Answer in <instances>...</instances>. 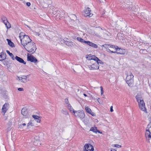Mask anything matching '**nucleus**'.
Instances as JSON below:
<instances>
[{"label":"nucleus","mask_w":151,"mask_h":151,"mask_svg":"<svg viewBox=\"0 0 151 151\" xmlns=\"http://www.w3.org/2000/svg\"><path fill=\"white\" fill-rule=\"evenodd\" d=\"M102 47H103L106 49V50L108 52L111 53H120L117 52L116 50L118 49H120L116 45H112L110 44H105L103 45Z\"/></svg>","instance_id":"f257e3e1"},{"label":"nucleus","mask_w":151,"mask_h":151,"mask_svg":"<svg viewBox=\"0 0 151 151\" xmlns=\"http://www.w3.org/2000/svg\"><path fill=\"white\" fill-rule=\"evenodd\" d=\"M136 98L140 109L145 112H146V109L145 107V103L143 99L140 95H137Z\"/></svg>","instance_id":"f03ea898"},{"label":"nucleus","mask_w":151,"mask_h":151,"mask_svg":"<svg viewBox=\"0 0 151 151\" xmlns=\"http://www.w3.org/2000/svg\"><path fill=\"white\" fill-rule=\"evenodd\" d=\"M22 36H19V37L21 43L22 45L23 46L24 48L26 45L31 42L32 40L27 35H23V40L22 38H21Z\"/></svg>","instance_id":"7ed1b4c3"},{"label":"nucleus","mask_w":151,"mask_h":151,"mask_svg":"<svg viewBox=\"0 0 151 151\" xmlns=\"http://www.w3.org/2000/svg\"><path fill=\"white\" fill-rule=\"evenodd\" d=\"M27 45V48L25 47L24 48L25 49L27 52L31 53L32 54L34 53L37 49L35 44L34 42H31Z\"/></svg>","instance_id":"20e7f679"},{"label":"nucleus","mask_w":151,"mask_h":151,"mask_svg":"<svg viewBox=\"0 0 151 151\" xmlns=\"http://www.w3.org/2000/svg\"><path fill=\"white\" fill-rule=\"evenodd\" d=\"M134 76L131 73L128 74L126 78V81L128 85L130 87L133 86L134 83Z\"/></svg>","instance_id":"39448f33"},{"label":"nucleus","mask_w":151,"mask_h":151,"mask_svg":"<svg viewBox=\"0 0 151 151\" xmlns=\"http://www.w3.org/2000/svg\"><path fill=\"white\" fill-rule=\"evenodd\" d=\"M84 147V151H93L94 150L93 146L90 144L85 145Z\"/></svg>","instance_id":"423d86ee"},{"label":"nucleus","mask_w":151,"mask_h":151,"mask_svg":"<svg viewBox=\"0 0 151 151\" xmlns=\"http://www.w3.org/2000/svg\"><path fill=\"white\" fill-rule=\"evenodd\" d=\"M29 54H28L27 56V60L28 61H30L31 62L34 63H36L38 62V60L37 58H36L34 56L31 55H29Z\"/></svg>","instance_id":"0eeeda50"},{"label":"nucleus","mask_w":151,"mask_h":151,"mask_svg":"<svg viewBox=\"0 0 151 151\" xmlns=\"http://www.w3.org/2000/svg\"><path fill=\"white\" fill-rule=\"evenodd\" d=\"M75 116L79 117L81 119H83L85 116L84 113L83 111H76Z\"/></svg>","instance_id":"6e6552de"},{"label":"nucleus","mask_w":151,"mask_h":151,"mask_svg":"<svg viewBox=\"0 0 151 151\" xmlns=\"http://www.w3.org/2000/svg\"><path fill=\"white\" fill-rule=\"evenodd\" d=\"M91 9L89 7H87V8L85 9L83 11V15L85 17L89 16V17H91L93 14L90 13Z\"/></svg>","instance_id":"1a4fd4ad"},{"label":"nucleus","mask_w":151,"mask_h":151,"mask_svg":"<svg viewBox=\"0 0 151 151\" xmlns=\"http://www.w3.org/2000/svg\"><path fill=\"white\" fill-rule=\"evenodd\" d=\"M61 43H65L66 45L68 46L72 47L73 45V44L74 43L72 41H66L63 39H62L61 40Z\"/></svg>","instance_id":"9d476101"},{"label":"nucleus","mask_w":151,"mask_h":151,"mask_svg":"<svg viewBox=\"0 0 151 151\" xmlns=\"http://www.w3.org/2000/svg\"><path fill=\"white\" fill-rule=\"evenodd\" d=\"M145 135L147 142L151 143V132L146 130Z\"/></svg>","instance_id":"9b49d317"},{"label":"nucleus","mask_w":151,"mask_h":151,"mask_svg":"<svg viewBox=\"0 0 151 151\" xmlns=\"http://www.w3.org/2000/svg\"><path fill=\"white\" fill-rule=\"evenodd\" d=\"M22 114L26 118H27L29 116V113L27 109L26 108H23L21 110Z\"/></svg>","instance_id":"f8f14e48"},{"label":"nucleus","mask_w":151,"mask_h":151,"mask_svg":"<svg viewBox=\"0 0 151 151\" xmlns=\"http://www.w3.org/2000/svg\"><path fill=\"white\" fill-rule=\"evenodd\" d=\"M9 104L8 103H5L4 105H3L2 109V111L4 113V114L6 113V111L9 109Z\"/></svg>","instance_id":"ddd939ff"},{"label":"nucleus","mask_w":151,"mask_h":151,"mask_svg":"<svg viewBox=\"0 0 151 151\" xmlns=\"http://www.w3.org/2000/svg\"><path fill=\"white\" fill-rule=\"evenodd\" d=\"M15 59H16L17 61L20 63H23L24 65H25L26 64V62L24 61L22 58H21L17 56H16L14 58V60Z\"/></svg>","instance_id":"4468645a"},{"label":"nucleus","mask_w":151,"mask_h":151,"mask_svg":"<svg viewBox=\"0 0 151 151\" xmlns=\"http://www.w3.org/2000/svg\"><path fill=\"white\" fill-rule=\"evenodd\" d=\"M58 13L55 15L56 18L59 19H61L63 17L64 13L61 12L57 11Z\"/></svg>","instance_id":"2eb2a0df"},{"label":"nucleus","mask_w":151,"mask_h":151,"mask_svg":"<svg viewBox=\"0 0 151 151\" xmlns=\"http://www.w3.org/2000/svg\"><path fill=\"white\" fill-rule=\"evenodd\" d=\"M86 44L94 48L98 47V46L96 44L89 41H87Z\"/></svg>","instance_id":"dca6fc26"},{"label":"nucleus","mask_w":151,"mask_h":151,"mask_svg":"<svg viewBox=\"0 0 151 151\" xmlns=\"http://www.w3.org/2000/svg\"><path fill=\"white\" fill-rule=\"evenodd\" d=\"M92 70H94L98 69L99 68V65H98V63L95 62L92 65Z\"/></svg>","instance_id":"f3484780"},{"label":"nucleus","mask_w":151,"mask_h":151,"mask_svg":"<svg viewBox=\"0 0 151 151\" xmlns=\"http://www.w3.org/2000/svg\"><path fill=\"white\" fill-rule=\"evenodd\" d=\"M6 58V55L5 53L1 52L0 53V61H2L5 59Z\"/></svg>","instance_id":"a211bd4d"},{"label":"nucleus","mask_w":151,"mask_h":151,"mask_svg":"<svg viewBox=\"0 0 151 151\" xmlns=\"http://www.w3.org/2000/svg\"><path fill=\"white\" fill-rule=\"evenodd\" d=\"M6 40L8 42V44L10 47H15V45L14 43L11 41V40L9 39H6Z\"/></svg>","instance_id":"6ab92c4d"},{"label":"nucleus","mask_w":151,"mask_h":151,"mask_svg":"<svg viewBox=\"0 0 151 151\" xmlns=\"http://www.w3.org/2000/svg\"><path fill=\"white\" fill-rule=\"evenodd\" d=\"M77 40L78 41H79L81 43H84L86 44L87 41L83 39L82 38L79 37H77Z\"/></svg>","instance_id":"aec40b11"},{"label":"nucleus","mask_w":151,"mask_h":151,"mask_svg":"<svg viewBox=\"0 0 151 151\" xmlns=\"http://www.w3.org/2000/svg\"><path fill=\"white\" fill-rule=\"evenodd\" d=\"M127 7L128 9H129L132 11H135V10L137 9L136 8H137V6H135V7L134 6H133L132 5H129V6Z\"/></svg>","instance_id":"412c9836"},{"label":"nucleus","mask_w":151,"mask_h":151,"mask_svg":"<svg viewBox=\"0 0 151 151\" xmlns=\"http://www.w3.org/2000/svg\"><path fill=\"white\" fill-rule=\"evenodd\" d=\"M91 58H90L88 60H93L97 62L99 59V58L95 55H92V56H91Z\"/></svg>","instance_id":"4be33fe9"},{"label":"nucleus","mask_w":151,"mask_h":151,"mask_svg":"<svg viewBox=\"0 0 151 151\" xmlns=\"http://www.w3.org/2000/svg\"><path fill=\"white\" fill-rule=\"evenodd\" d=\"M6 52L7 54L11 57L13 60H14V57L12 53H11L9 50H6Z\"/></svg>","instance_id":"5701e85b"},{"label":"nucleus","mask_w":151,"mask_h":151,"mask_svg":"<svg viewBox=\"0 0 151 151\" xmlns=\"http://www.w3.org/2000/svg\"><path fill=\"white\" fill-rule=\"evenodd\" d=\"M68 108L70 111H73L74 113H75L76 111H75L73 108L72 107L70 104H68Z\"/></svg>","instance_id":"b1692460"},{"label":"nucleus","mask_w":151,"mask_h":151,"mask_svg":"<svg viewBox=\"0 0 151 151\" xmlns=\"http://www.w3.org/2000/svg\"><path fill=\"white\" fill-rule=\"evenodd\" d=\"M62 112L63 114L65 115H67L68 114V112L67 110L65 109H63L62 110Z\"/></svg>","instance_id":"393cba45"},{"label":"nucleus","mask_w":151,"mask_h":151,"mask_svg":"<svg viewBox=\"0 0 151 151\" xmlns=\"http://www.w3.org/2000/svg\"><path fill=\"white\" fill-rule=\"evenodd\" d=\"M96 129H97V128L96 127H91L89 131H91L93 132H94L95 133L96 132Z\"/></svg>","instance_id":"a878e982"},{"label":"nucleus","mask_w":151,"mask_h":151,"mask_svg":"<svg viewBox=\"0 0 151 151\" xmlns=\"http://www.w3.org/2000/svg\"><path fill=\"white\" fill-rule=\"evenodd\" d=\"M19 80L21 81L23 83L27 81L26 79L25 78V77H23V78L20 77V78H19Z\"/></svg>","instance_id":"bb28decb"},{"label":"nucleus","mask_w":151,"mask_h":151,"mask_svg":"<svg viewBox=\"0 0 151 151\" xmlns=\"http://www.w3.org/2000/svg\"><path fill=\"white\" fill-rule=\"evenodd\" d=\"M85 110L89 114L90 113L91 111V109L88 107H86Z\"/></svg>","instance_id":"cd10ccee"},{"label":"nucleus","mask_w":151,"mask_h":151,"mask_svg":"<svg viewBox=\"0 0 151 151\" xmlns=\"http://www.w3.org/2000/svg\"><path fill=\"white\" fill-rule=\"evenodd\" d=\"M56 9H52V14H53L54 15H55L57 14L58 13L57 11H59L58 10H55Z\"/></svg>","instance_id":"c85d7f7f"},{"label":"nucleus","mask_w":151,"mask_h":151,"mask_svg":"<svg viewBox=\"0 0 151 151\" xmlns=\"http://www.w3.org/2000/svg\"><path fill=\"white\" fill-rule=\"evenodd\" d=\"M2 20H4L6 21V22H8V20L6 17L4 16H2L1 17Z\"/></svg>","instance_id":"c756f323"},{"label":"nucleus","mask_w":151,"mask_h":151,"mask_svg":"<svg viewBox=\"0 0 151 151\" xmlns=\"http://www.w3.org/2000/svg\"><path fill=\"white\" fill-rule=\"evenodd\" d=\"M32 116L35 120L36 119H37V118H40V116H38L37 115H33Z\"/></svg>","instance_id":"7c9ffc66"},{"label":"nucleus","mask_w":151,"mask_h":151,"mask_svg":"<svg viewBox=\"0 0 151 151\" xmlns=\"http://www.w3.org/2000/svg\"><path fill=\"white\" fill-rule=\"evenodd\" d=\"M6 27L7 29H8L11 27V24L8 22L7 24Z\"/></svg>","instance_id":"2f4dec72"},{"label":"nucleus","mask_w":151,"mask_h":151,"mask_svg":"<svg viewBox=\"0 0 151 151\" xmlns=\"http://www.w3.org/2000/svg\"><path fill=\"white\" fill-rule=\"evenodd\" d=\"M96 63H98V65H99V64H103L104 63L99 59Z\"/></svg>","instance_id":"473e14b6"},{"label":"nucleus","mask_w":151,"mask_h":151,"mask_svg":"<svg viewBox=\"0 0 151 151\" xmlns=\"http://www.w3.org/2000/svg\"><path fill=\"white\" fill-rule=\"evenodd\" d=\"M100 88L101 91V95H102L104 93V91L103 90V88L102 86H101L100 87Z\"/></svg>","instance_id":"72a5a7b5"},{"label":"nucleus","mask_w":151,"mask_h":151,"mask_svg":"<svg viewBox=\"0 0 151 151\" xmlns=\"http://www.w3.org/2000/svg\"><path fill=\"white\" fill-rule=\"evenodd\" d=\"M7 124L8 125V128H9L11 127L12 125V122L10 121H9L7 123Z\"/></svg>","instance_id":"f704fd0d"},{"label":"nucleus","mask_w":151,"mask_h":151,"mask_svg":"<svg viewBox=\"0 0 151 151\" xmlns=\"http://www.w3.org/2000/svg\"><path fill=\"white\" fill-rule=\"evenodd\" d=\"M65 102L66 104L68 105V104H69V101H68V99L66 98L65 100Z\"/></svg>","instance_id":"c9c22d12"},{"label":"nucleus","mask_w":151,"mask_h":151,"mask_svg":"<svg viewBox=\"0 0 151 151\" xmlns=\"http://www.w3.org/2000/svg\"><path fill=\"white\" fill-rule=\"evenodd\" d=\"M114 146L115 147L119 148L120 147H121V146L118 144H114Z\"/></svg>","instance_id":"e433bc0d"},{"label":"nucleus","mask_w":151,"mask_h":151,"mask_svg":"<svg viewBox=\"0 0 151 151\" xmlns=\"http://www.w3.org/2000/svg\"><path fill=\"white\" fill-rule=\"evenodd\" d=\"M35 121H36L38 123H40L41 121L40 118H37V119H36Z\"/></svg>","instance_id":"4c0bfd02"},{"label":"nucleus","mask_w":151,"mask_h":151,"mask_svg":"<svg viewBox=\"0 0 151 151\" xmlns=\"http://www.w3.org/2000/svg\"><path fill=\"white\" fill-rule=\"evenodd\" d=\"M125 3H126V4H130V2H129V0H124Z\"/></svg>","instance_id":"58836bf2"},{"label":"nucleus","mask_w":151,"mask_h":151,"mask_svg":"<svg viewBox=\"0 0 151 151\" xmlns=\"http://www.w3.org/2000/svg\"><path fill=\"white\" fill-rule=\"evenodd\" d=\"M18 90L19 91H24V89L22 88H18Z\"/></svg>","instance_id":"ea45409f"},{"label":"nucleus","mask_w":151,"mask_h":151,"mask_svg":"<svg viewBox=\"0 0 151 151\" xmlns=\"http://www.w3.org/2000/svg\"><path fill=\"white\" fill-rule=\"evenodd\" d=\"M88 68H89V70H92V65H88Z\"/></svg>","instance_id":"a19ab883"},{"label":"nucleus","mask_w":151,"mask_h":151,"mask_svg":"<svg viewBox=\"0 0 151 151\" xmlns=\"http://www.w3.org/2000/svg\"><path fill=\"white\" fill-rule=\"evenodd\" d=\"M29 76H30V75H28L27 76H23L22 77H25V78H26V79L27 80V78H28Z\"/></svg>","instance_id":"79ce46f5"},{"label":"nucleus","mask_w":151,"mask_h":151,"mask_svg":"<svg viewBox=\"0 0 151 151\" xmlns=\"http://www.w3.org/2000/svg\"><path fill=\"white\" fill-rule=\"evenodd\" d=\"M32 124L31 122H30L28 123L27 125V127H28L30 125H31V126H33V125H32Z\"/></svg>","instance_id":"37998d69"},{"label":"nucleus","mask_w":151,"mask_h":151,"mask_svg":"<svg viewBox=\"0 0 151 151\" xmlns=\"http://www.w3.org/2000/svg\"><path fill=\"white\" fill-rule=\"evenodd\" d=\"M26 5L28 6H29L31 5V4L29 2H27L26 3Z\"/></svg>","instance_id":"c03bdc74"},{"label":"nucleus","mask_w":151,"mask_h":151,"mask_svg":"<svg viewBox=\"0 0 151 151\" xmlns=\"http://www.w3.org/2000/svg\"><path fill=\"white\" fill-rule=\"evenodd\" d=\"M92 116H95V115L94 114V113L93 112H92V111L91 112H90V113H89Z\"/></svg>","instance_id":"a18cd8bd"},{"label":"nucleus","mask_w":151,"mask_h":151,"mask_svg":"<svg viewBox=\"0 0 151 151\" xmlns=\"http://www.w3.org/2000/svg\"><path fill=\"white\" fill-rule=\"evenodd\" d=\"M110 111L111 112H112L114 110H113V106H111V107H110Z\"/></svg>","instance_id":"49530a36"},{"label":"nucleus","mask_w":151,"mask_h":151,"mask_svg":"<svg viewBox=\"0 0 151 151\" xmlns=\"http://www.w3.org/2000/svg\"><path fill=\"white\" fill-rule=\"evenodd\" d=\"M96 132H95V133H96L97 132H98L99 133H101V132H100V131L98 130L97 129H96Z\"/></svg>","instance_id":"de8ad7c7"},{"label":"nucleus","mask_w":151,"mask_h":151,"mask_svg":"<svg viewBox=\"0 0 151 151\" xmlns=\"http://www.w3.org/2000/svg\"><path fill=\"white\" fill-rule=\"evenodd\" d=\"M111 151H116L115 149H111Z\"/></svg>","instance_id":"09e8293b"},{"label":"nucleus","mask_w":151,"mask_h":151,"mask_svg":"<svg viewBox=\"0 0 151 151\" xmlns=\"http://www.w3.org/2000/svg\"><path fill=\"white\" fill-rule=\"evenodd\" d=\"M22 126H26V124L25 123H23V124H22V125H20L21 126H22Z\"/></svg>","instance_id":"8fccbe9b"},{"label":"nucleus","mask_w":151,"mask_h":151,"mask_svg":"<svg viewBox=\"0 0 151 151\" xmlns=\"http://www.w3.org/2000/svg\"><path fill=\"white\" fill-rule=\"evenodd\" d=\"M8 23V22H6H6H4V24H5L6 26V27L7 26V24Z\"/></svg>","instance_id":"3c124183"},{"label":"nucleus","mask_w":151,"mask_h":151,"mask_svg":"<svg viewBox=\"0 0 151 151\" xmlns=\"http://www.w3.org/2000/svg\"><path fill=\"white\" fill-rule=\"evenodd\" d=\"M83 95L85 97H87V95L85 93H83Z\"/></svg>","instance_id":"603ef678"},{"label":"nucleus","mask_w":151,"mask_h":151,"mask_svg":"<svg viewBox=\"0 0 151 151\" xmlns=\"http://www.w3.org/2000/svg\"><path fill=\"white\" fill-rule=\"evenodd\" d=\"M100 99V98H98V99H97V101H98L99 103H100L99 102V100Z\"/></svg>","instance_id":"864d4df0"},{"label":"nucleus","mask_w":151,"mask_h":151,"mask_svg":"<svg viewBox=\"0 0 151 151\" xmlns=\"http://www.w3.org/2000/svg\"><path fill=\"white\" fill-rule=\"evenodd\" d=\"M2 22L4 23V22H6V21H4V20H2Z\"/></svg>","instance_id":"5fc2aeb1"},{"label":"nucleus","mask_w":151,"mask_h":151,"mask_svg":"<svg viewBox=\"0 0 151 151\" xmlns=\"http://www.w3.org/2000/svg\"><path fill=\"white\" fill-rule=\"evenodd\" d=\"M27 27H28L29 28H30V27H29L28 25H27Z\"/></svg>","instance_id":"6e6d98bb"}]
</instances>
